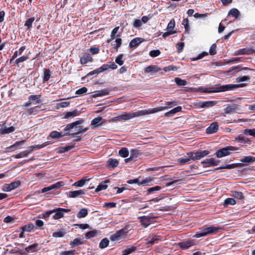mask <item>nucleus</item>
Returning <instances> with one entry per match:
<instances>
[{
	"label": "nucleus",
	"mask_w": 255,
	"mask_h": 255,
	"mask_svg": "<svg viewBox=\"0 0 255 255\" xmlns=\"http://www.w3.org/2000/svg\"><path fill=\"white\" fill-rule=\"evenodd\" d=\"M247 86L246 83H241L238 84H229L226 85H218L215 88H213L212 90L211 91H205L208 92H225L227 91L232 90L234 89L244 87Z\"/></svg>",
	"instance_id": "nucleus-1"
},
{
	"label": "nucleus",
	"mask_w": 255,
	"mask_h": 255,
	"mask_svg": "<svg viewBox=\"0 0 255 255\" xmlns=\"http://www.w3.org/2000/svg\"><path fill=\"white\" fill-rule=\"evenodd\" d=\"M219 230V228L213 226H211L207 228H202L200 229L201 231L200 232H197L195 234L194 237L196 238H199L203 236L214 235L217 233Z\"/></svg>",
	"instance_id": "nucleus-2"
},
{
	"label": "nucleus",
	"mask_w": 255,
	"mask_h": 255,
	"mask_svg": "<svg viewBox=\"0 0 255 255\" xmlns=\"http://www.w3.org/2000/svg\"><path fill=\"white\" fill-rule=\"evenodd\" d=\"M129 226L127 225L123 229L116 232L110 236V240L112 241H119L125 238L129 232Z\"/></svg>",
	"instance_id": "nucleus-3"
},
{
	"label": "nucleus",
	"mask_w": 255,
	"mask_h": 255,
	"mask_svg": "<svg viewBox=\"0 0 255 255\" xmlns=\"http://www.w3.org/2000/svg\"><path fill=\"white\" fill-rule=\"evenodd\" d=\"M142 111H139L136 112L125 113L115 118V120L119 121H128L133 118L142 116Z\"/></svg>",
	"instance_id": "nucleus-4"
},
{
	"label": "nucleus",
	"mask_w": 255,
	"mask_h": 255,
	"mask_svg": "<svg viewBox=\"0 0 255 255\" xmlns=\"http://www.w3.org/2000/svg\"><path fill=\"white\" fill-rule=\"evenodd\" d=\"M238 148L235 146H227L218 150L215 154L218 158H222L223 157L230 155L232 152L237 150Z\"/></svg>",
	"instance_id": "nucleus-5"
},
{
	"label": "nucleus",
	"mask_w": 255,
	"mask_h": 255,
	"mask_svg": "<svg viewBox=\"0 0 255 255\" xmlns=\"http://www.w3.org/2000/svg\"><path fill=\"white\" fill-rule=\"evenodd\" d=\"M210 153L208 150L199 151L196 152H190L188 153V155L192 160L200 159Z\"/></svg>",
	"instance_id": "nucleus-6"
},
{
	"label": "nucleus",
	"mask_w": 255,
	"mask_h": 255,
	"mask_svg": "<svg viewBox=\"0 0 255 255\" xmlns=\"http://www.w3.org/2000/svg\"><path fill=\"white\" fill-rule=\"evenodd\" d=\"M219 161H220L219 160H217L214 158H211L202 161L201 162V164L203 165L204 167H208L218 165Z\"/></svg>",
	"instance_id": "nucleus-7"
},
{
	"label": "nucleus",
	"mask_w": 255,
	"mask_h": 255,
	"mask_svg": "<svg viewBox=\"0 0 255 255\" xmlns=\"http://www.w3.org/2000/svg\"><path fill=\"white\" fill-rule=\"evenodd\" d=\"M20 185L19 181L13 182L10 184H6L3 186L2 190L5 192H9L17 188Z\"/></svg>",
	"instance_id": "nucleus-8"
},
{
	"label": "nucleus",
	"mask_w": 255,
	"mask_h": 255,
	"mask_svg": "<svg viewBox=\"0 0 255 255\" xmlns=\"http://www.w3.org/2000/svg\"><path fill=\"white\" fill-rule=\"evenodd\" d=\"M64 185H65V183L64 182L58 181V182H57L56 183H55V184L51 185L50 186L43 188L41 190V192L45 193V192L49 191L51 190L58 189L61 187L64 186Z\"/></svg>",
	"instance_id": "nucleus-9"
},
{
	"label": "nucleus",
	"mask_w": 255,
	"mask_h": 255,
	"mask_svg": "<svg viewBox=\"0 0 255 255\" xmlns=\"http://www.w3.org/2000/svg\"><path fill=\"white\" fill-rule=\"evenodd\" d=\"M103 118L101 117H98L94 118L91 122V127L93 129H95L99 127L102 126L103 124V122H102Z\"/></svg>",
	"instance_id": "nucleus-10"
},
{
	"label": "nucleus",
	"mask_w": 255,
	"mask_h": 255,
	"mask_svg": "<svg viewBox=\"0 0 255 255\" xmlns=\"http://www.w3.org/2000/svg\"><path fill=\"white\" fill-rule=\"evenodd\" d=\"M141 225L145 228L153 223V218L151 216H144L140 217Z\"/></svg>",
	"instance_id": "nucleus-11"
},
{
	"label": "nucleus",
	"mask_w": 255,
	"mask_h": 255,
	"mask_svg": "<svg viewBox=\"0 0 255 255\" xmlns=\"http://www.w3.org/2000/svg\"><path fill=\"white\" fill-rule=\"evenodd\" d=\"M53 210H55V212H54L55 214L52 217L54 220H58L62 218L64 215V213H67L70 211L69 209L64 208H57Z\"/></svg>",
	"instance_id": "nucleus-12"
},
{
	"label": "nucleus",
	"mask_w": 255,
	"mask_h": 255,
	"mask_svg": "<svg viewBox=\"0 0 255 255\" xmlns=\"http://www.w3.org/2000/svg\"><path fill=\"white\" fill-rule=\"evenodd\" d=\"M166 109V107H164V106L159 107L157 108H154L151 109H148V110H142V114L143 116L146 115H149L153 114L158 112L162 111Z\"/></svg>",
	"instance_id": "nucleus-13"
},
{
	"label": "nucleus",
	"mask_w": 255,
	"mask_h": 255,
	"mask_svg": "<svg viewBox=\"0 0 255 255\" xmlns=\"http://www.w3.org/2000/svg\"><path fill=\"white\" fill-rule=\"evenodd\" d=\"M178 245L179 247L182 249L186 250L194 245L195 243L194 240H188L185 242L179 243Z\"/></svg>",
	"instance_id": "nucleus-14"
},
{
	"label": "nucleus",
	"mask_w": 255,
	"mask_h": 255,
	"mask_svg": "<svg viewBox=\"0 0 255 255\" xmlns=\"http://www.w3.org/2000/svg\"><path fill=\"white\" fill-rule=\"evenodd\" d=\"M217 104V102L215 101H209L204 102L198 103L197 106L201 108L212 107Z\"/></svg>",
	"instance_id": "nucleus-15"
},
{
	"label": "nucleus",
	"mask_w": 255,
	"mask_h": 255,
	"mask_svg": "<svg viewBox=\"0 0 255 255\" xmlns=\"http://www.w3.org/2000/svg\"><path fill=\"white\" fill-rule=\"evenodd\" d=\"M84 121L83 120H78L73 122L71 124H68L65 128L64 130L69 132L72 129H73L75 126L81 125L83 123Z\"/></svg>",
	"instance_id": "nucleus-16"
},
{
	"label": "nucleus",
	"mask_w": 255,
	"mask_h": 255,
	"mask_svg": "<svg viewBox=\"0 0 255 255\" xmlns=\"http://www.w3.org/2000/svg\"><path fill=\"white\" fill-rule=\"evenodd\" d=\"M218 124L217 123L214 122L206 129V133L208 134H212L215 133L218 129Z\"/></svg>",
	"instance_id": "nucleus-17"
},
{
	"label": "nucleus",
	"mask_w": 255,
	"mask_h": 255,
	"mask_svg": "<svg viewBox=\"0 0 255 255\" xmlns=\"http://www.w3.org/2000/svg\"><path fill=\"white\" fill-rule=\"evenodd\" d=\"M85 194V190H79L70 191L68 193V197L69 198H76Z\"/></svg>",
	"instance_id": "nucleus-18"
},
{
	"label": "nucleus",
	"mask_w": 255,
	"mask_h": 255,
	"mask_svg": "<svg viewBox=\"0 0 255 255\" xmlns=\"http://www.w3.org/2000/svg\"><path fill=\"white\" fill-rule=\"evenodd\" d=\"M161 70V68L156 65H150L146 67L145 72L148 73H157Z\"/></svg>",
	"instance_id": "nucleus-19"
},
{
	"label": "nucleus",
	"mask_w": 255,
	"mask_h": 255,
	"mask_svg": "<svg viewBox=\"0 0 255 255\" xmlns=\"http://www.w3.org/2000/svg\"><path fill=\"white\" fill-rule=\"evenodd\" d=\"M93 59L89 53H85L81 56L80 59L82 64H86L88 62H91Z\"/></svg>",
	"instance_id": "nucleus-20"
},
{
	"label": "nucleus",
	"mask_w": 255,
	"mask_h": 255,
	"mask_svg": "<svg viewBox=\"0 0 255 255\" xmlns=\"http://www.w3.org/2000/svg\"><path fill=\"white\" fill-rule=\"evenodd\" d=\"M143 41V39L140 37H136L131 40L129 44L130 48L137 46L140 43Z\"/></svg>",
	"instance_id": "nucleus-21"
},
{
	"label": "nucleus",
	"mask_w": 255,
	"mask_h": 255,
	"mask_svg": "<svg viewBox=\"0 0 255 255\" xmlns=\"http://www.w3.org/2000/svg\"><path fill=\"white\" fill-rule=\"evenodd\" d=\"M120 29L119 26L115 27L111 32V38L107 40V42L111 43L116 37L120 35V33L118 34V31Z\"/></svg>",
	"instance_id": "nucleus-22"
},
{
	"label": "nucleus",
	"mask_w": 255,
	"mask_h": 255,
	"mask_svg": "<svg viewBox=\"0 0 255 255\" xmlns=\"http://www.w3.org/2000/svg\"><path fill=\"white\" fill-rule=\"evenodd\" d=\"M80 114L79 112L77 110H74L73 111L68 112L65 114L64 119H67L71 118H74Z\"/></svg>",
	"instance_id": "nucleus-23"
},
{
	"label": "nucleus",
	"mask_w": 255,
	"mask_h": 255,
	"mask_svg": "<svg viewBox=\"0 0 255 255\" xmlns=\"http://www.w3.org/2000/svg\"><path fill=\"white\" fill-rule=\"evenodd\" d=\"M90 180L89 178H88L87 177H83L81 180L75 182L73 185L77 187H83L86 182L89 181Z\"/></svg>",
	"instance_id": "nucleus-24"
},
{
	"label": "nucleus",
	"mask_w": 255,
	"mask_h": 255,
	"mask_svg": "<svg viewBox=\"0 0 255 255\" xmlns=\"http://www.w3.org/2000/svg\"><path fill=\"white\" fill-rule=\"evenodd\" d=\"M68 134V133L63 134L62 132H60L56 130H54L52 131L50 133L49 136L52 138H59L60 137H63Z\"/></svg>",
	"instance_id": "nucleus-25"
},
{
	"label": "nucleus",
	"mask_w": 255,
	"mask_h": 255,
	"mask_svg": "<svg viewBox=\"0 0 255 255\" xmlns=\"http://www.w3.org/2000/svg\"><path fill=\"white\" fill-rule=\"evenodd\" d=\"M153 179L151 177H147L141 180L139 185L149 186L152 184Z\"/></svg>",
	"instance_id": "nucleus-26"
},
{
	"label": "nucleus",
	"mask_w": 255,
	"mask_h": 255,
	"mask_svg": "<svg viewBox=\"0 0 255 255\" xmlns=\"http://www.w3.org/2000/svg\"><path fill=\"white\" fill-rule=\"evenodd\" d=\"M254 50H250L247 49L246 48H243L239 50L237 52L235 53L236 55H249L251 54H252L254 52Z\"/></svg>",
	"instance_id": "nucleus-27"
},
{
	"label": "nucleus",
	"mask_w": 255,
	"mask_h": 255,
	"mask_svg": "<svg viewBox=\"0 0 255 255\" xmlns=\"http://www.w3.org/2000/svg\"><path fill=\"white\" fill-rule=\"evenodd\" d=\"M181 109H182L181 107H180V106L176 107V108L170 110V111L166 112L165 114V116L166 117H171V116H173V115H174L175 114L180 112L181 110Z\"/></svg>",
	"instance_id": "nucleus-28"
},
{
	"label": "nucleus",
	"mask_w": 255,
	"mask_h": 255,
	"mask_svg": "<svg viewBox=\"0 0 255 255\" xmlns=\"http://www.w3.org/2000/svg\"><path fill=\"white\" fill-rule=\"evenodd\" d=\"M109 181L108 180H105L104 182H101L97 186V187L96 188V189L95 190V191L99 192L100 191L106 189L108 187V185L106 184V183H109Z\"/></svg>",
	"instance_id": "nucleus-29"
},
{
	"label": "nucleus",
	"mask_w": 255,
	"mask_h": 255,
	"mask_svg": "<svg viewBox=\"0 0 255 255\" xmlns=\"http://www.w3.org/2000/svg\"><path fill=\"white\" fill-rule=\"evenodd\" d=\"M239 164H238V163H233V164H227V165H223V166H220L218 168H215V170L223 169L229 170V169H233V168L237 167L239 165Z\"/></svg>",
	"instance_id": "nucleus-30"
},
{
	"label": "nucleus",
	"mask_w": 255,
	"mask_h": 255,
	"mask_svg": "<svg viewBox=\"0 0 255 255\" xmlns=\"http://www.w3.org/2000/svg\"><path fill=\"white\" fill-rule=\"evenodd\" d=\"M38 245L37 244H34L30 245L25 248V252L27 253L35 252L38 250Z\"/></svg>",
	"instance_id": "nucleus-31"
},
{
	"label": "nucleus",
	"mask_w": 255,
	"mask_h": 255,
	"mask_svg": "<svg viewBox=\"0 0 255 255\" xmlns=\"http://www.w3.org/2000/svg\"><path fill=\"white\" fill-rule=\"evenodd\" d=\"M15 130V128L13 126L8 127V128H1L0 129V133L2 134H5L6 133H9L14 131Z\"/></svg>",
	"instance_id": "nucleus-32"
},
{
	"label": "nucleus",
	"mask_w": 255,
	"mask_h": 255,
	"mask_svg": "<svg viewBox=\"0 0 255 255\" xmlns=\"http://www.w3.org/2000/svg\"><path fill=\"white\" fill-rule=\"evenodd\" d=\"M119 161L116 159L110 158L107 161L108 166L109 167L114 168L118 166Z\"/></svg>",
	"instance_id": "nucleus-33"
},
{
	"label": "nucleus",
	"mask_w": 255,
	"mask_h": 255,
	"mask_svg": "<svg viewBox=\"0 0 255 255\" xmlns=\"http://www.w3.org/2000/svg\"><path fill=\"white\" fill-rule=\"evenodd\" d=\"M242 162L253 163L255 162V157L253 156H246L240 159Z\"/></svg>",
	"instance_id": "nucleus-34"
},
{
	"label": "nucleus",
	"mask_w": 255,
	"mask_h": 255,
	"mask_svg": "<svg viewBox=\"0 0 255 255\" xmlns=\"http://www.w3.org/2000/svg\"><path fill=\"white\" fill-rule=\"evenodd\" d=\"M88 215V210L86 208L81 209L77 213V217L78 218L81 219L85 218Z\"/></svg>",
	"instance_id": "nucleus-35"
},
{
	"label": "nucleus",
	"mask_w": 255,
	"mask_h": 255,
	"mask_svg": "<svg viewBox=\"0 0 255 255\" xmlns=\"http://www.w3.org/2000/svg\"><path fill=\"white\" fill-rule=\"evenodd\" d=\"M107 66H102L101 67L92 71L90 72L89 73V75H92L94 74H98L100 73H102L104 72V71L107 70Z\"/></svg>",
	"instance_id": "nucleus-36"
},
{
	"label": "nucleus",
	"mask_w": 255,
	"mask_h": 255,
	"mask_svg": "<svg viewBox=\"0 0 255 255\" xmlns=\"http://www.w3.org/2000/svg\"><path fill=\"white\" fill-rule=\"evenodd\" d=\"M136 250V247L132 246H131L130 248L126 249L125 250H123L122 252V255H128L133 252Z\"/></svg>",
	"instance_id": "nucleus-37"
},
{
	"label": "nucleus",
	"mask_w": 255,
	"mask_h": 255,
	"mask_svg": "<svg viewBox=\"0 0 255 255\" xmlns=\"http://www.w3.org/2000/svg\"><path fill=\"white\" fill-rule=\"evenodd\" d=\"M119 154L121 157L126 158L128 156L129 151L128 148L123 147L119 150Z\"/></svg>",
	"instance_id": "nucleus-38"
},
{
	"label": "nucleus",
	"mask_w": 255,
	"mask_h": 255,
	"mask_svg": "<svg viewBox=\"0 0 255 255\" xmlns=\"http://www.w3.org/2000/svg\"><path fill=\"white\" fill-rule=\"evenodd\" d=\"M109 241L107 238H104L102 240L99 244V247L101 249H105L109 246Z\"/></svg>",
	"instance_id": "nucleus-39"
},
{
	"label": "nucleus",
	"mask_w": 255,
	"mask_h": 255,
	"mask_svg": "<svg viewBox=\"0 0 255 255\" xmlns=\"http://www.w3.org/2000/svg\"><path fill=\"white\" fill-rule=\"evenodd\" d=\"M237 109V106L236 105L233 104L230 105L225 109V113L227 114H230L232 112L235 111Z\"/></svg>",
	"instance_id": "nucleus-40"
},
{
	"label": "nucleus",
	"mask_w": 255,
	"mask_h": 255,
	"mask_svg": "<svg viewBox=\"0 0 255 255\" xmlns=\"http://www.w3.org/2000/svg\"><path fill=\"white\" fill-rule=\"evenodd\" d=\"M231 196L238 199H242L244 198L243 194L241 192L232 191Z\"/></svg>",
	"instance_id": "nucleus-41"
},
{
	"label": "nucleus",
	"mask_w": 255,
	"mask_h": 255,
	"mask_svg": "<svg viewBox=\"0 0 255 255\" xmlns=\"http://www.w3.org/2000/svg\"><path fill=\"white\" fill-rule=\"evenodd\" d=\"M89 129V127H86L85 128H80L78 130L77 132L70 133L69 134V135L73 136L76 135L81 134L87 131Z\"/></svg>",
	"instance_id": "nucleus-42"
},
{
	"label": "nucleus",
	"mask_w": 255,
	"mask_h": 255,
	"mask_svg": "<svg viewBox=\"0 0 255 255\" xmlns=\"http://www.w3.org/2000/svg\"><path fill=\"white\" fill-rule=\"evenodd\" d=\"M74 147V145H69L65 147H59L58 149V152L59 153H64L67 152L71 149H72Z\"/></svg>",
	"instance_id": "nucleus-43"
},
{
	"label": "nucleus",
	"mask_w": 255,
	"mask_h": 255,
	"mask_svg": "<svg viewBox=\"0 0 255 255\" xmlns=\"http://www.w3.org/2000/svg\"><path fill=\"white\" fill-rule=\"evenodd\" d=\"M158 239L156 236H152L151 237H149L147 239L145 240L146 243L147 244H153L154 243L155 241L158 240Z\"/></svg>",
	"instance_id": "nucleus-44"
},
{
	"label": "nucleus",
	"mask_w": 255,
	"mask_h": 255,
	"mask_svg": "<svg viewBox=\"0 0 255 255\" xmlns=\"http://www.w3.org/2000/svg\"><path fill=\"white\" fill-rule=\"evenodd\" d=\"M122 39L120 38H118L116 39L115 41L114 42V43H112V45L115 49L118 50V48L120 47L122 44Z\"/></svg>",
	"instance_id": "nucleus-45"
},
{
	"label": "nucleus",
	"mask_w": 255,
	"mask_h": 255,
	"mask_svg": "<svg viewBox=\"0 0 255 255\" xmlns=\"http://www.w3.org/2000/svg\"><path fill=\"white\" fill-rule=\"evenodd\" d=\"M236 202L234 199L228 198L225 200L224 205L225 206H228L229 205H234L236 204Z\"/></svg>",
	"instance_id": "nucleus-46"
},
{
	"label": "nucleus",
	"mask_w": 255,
	"mask_h": 255,
	"mask_svg": "<svg viewBox=\"0 0 255 255\" xmlns=\"http://www.w3.org/2000/svg\"><path fill=\"white\" fill-rule=\"evenodd\" d=\"M50 78V71L48 69H45L44 71L43 82L48 81Z\"/></svg>",
	"instance_id": "nucleus-47"
},
{
	"label": "nucleus",
	"mask_w": 255,
	"mask_h": 255,
	"mask_svg": "<svg viewBox=\"0 0 255 255\" xmlns=\"http://www.w3.org/2000/svg\"><path fill=\"white\" fill-rule=\"evenodd\" d=\"M175 26V22L174 19H172L168 23L167 26V29L168 31H174L173 30Z\"/></svg>",
	"instance_id": "nucleus-48"
},
{
	"label": "nucleus",
	"mask_w": 255,
	"mask_h": 255,
	"mask_svg": "<svg viewBox=\"0 0 255 255\" xmlns=\"http://www.w3.org/2000/svg\"><path fill=\"white\" fill-rule=\"evenodd\" d=\"M82 244V242L81 239L76 238L73 241L70 243L71 247H74Z\"/></svg>",
	"instance_id": "nucleus-49"
},
{
	"label": "nucleus",
	"mask_w": 255,
	"mask_h": 255,
	"mask_svg": "<svg viewBox=\"0 0 255 255\" xmlns=\"http://www.w3.org/2000/svg\"><path fill=\"white\" fill-rule=\"evenodd\" d=\"M175 82L178 86H185L187 84L186 80L181 79L179 78H175Z\"/></svg>",
	"instance_id": "nucleus-50"
},
{
	"label": "nucleus",
	"mask_w": 255,
	"mask_h": 255,
	"mask_svg": "<svg viewBox=\"0 0 255 255\" xmlns=\"http://www.w3.org/2000/svg\"><path fill=\"white\" fill-rule=\"evenodd\" d=\"M25 48H25V46H21V47L19 49V50H18L14 52V54H13V56H12V59H14L15 58H16L17 56L21 55V54L23 53V52L24 51V50L25 49Z\"/></svg>",
	"instance_id": "nucleus-51"
},
{
	"label": "nucleus",
	"mask_w": 255,
	"mask_h": 255,
	"mask_svg": "<svg viewBox=\"0 0 255 255\" xmlns=\"http://www.w3.org/2000/svg\"><path fill=\"white\" fill-rule=\"evenodd\" d=\"M70 105V102H63L56 104V109H59L61 108H66Z\"/></svg>",
	"instance_id": "nucleus-52"
},
{
	"label": "nucleus",
	"mask_w": 255,
	"mask_h": 255,
	"mask_svg": "<svg viewBox=\"0 0 255 255\" xmlns=\"http://www.w3.org/2000/svg\"><path fill=\"white\" fill-rule=\"evenodd\" d=\"M34 20H35L34 17H31V18L28 19L26 21V22L24 24V26H26L28 29H30L32 27V24L34 22Z\"/></svg>",
	"instance_id": "nucleus-53"
},
{
	"label": "nucleus",
	"mask_w": 255,
	"mask_h": 255,
	"mask_svg": "<svg viewBox=\"0 0 255 255\" xmlns=\"http://www.w3.org/2000/svg\"><path fill=\"white\" fill-rule=\"evenodd\" d=\"M235 141H237L241 143H247L249 140L247 137L245 136L239 135L235 138Z\"/></svg>",
	"instance_id": "nucleus-54"
},
{
	"label": "nucleus",
	"mask_w": 255,
	"mask_h": 255,
	"mask_svg": "<svg viewBox=\"0 0 255 255\" xmlns=\"http://www.w3.org/2000/svg\"><path fill=\"white\" fill-rule=\"evenodd\" d=\"M240 12L237 8H233L229 12V15H232L235 17L237 18L239 15Z\"/></svg>",
	"instance_id": "nucleus-55"
},
{
	"label": "nucleus",
	"mask_w": 255,
	"mask_h": 255,
	"mask_svg": "<svg viewBox=\"0 0 255 255\" xmlns=\"http://www.w3.org/2000/svg\"><path fill=\"white\" fill-rule=\"evenodd\" d=\"M65 232L63 230H59L57 232H54L52 234V236L55 238H60L64 236Z\"/></svg>",
	"instance_id": "nucleus-56"
},
{
	"label": "nucleus",
	"mask_w": 255,
	"mask_h": 255,
	"mask_svg": "<svg viewBox=\"0 0 255 255\" xmlns=\"http://www.w3.org/2000/svg\"><path fill=\"white\" fill-rule=\"evenodd\" d=\"M98 234V231L97 230H93L87 232L86 234L87 238L90 239L96 236Z\"/></svg>",
	"instance_id": "nucleus-57"
},
{
	"label": "nucleus",
	"mask_w": 255,
	"mask_h": 255,
	"mask_svg": "<svg viewBox=\"0 0 255 255\" xmlns=\"http://www.w3.org/2000/svg\"><path fill=\"white\" fill-rule=\"evenodd\" d=\"M244 133L248 135H251L255 137V128L246 129L244 131Z\"/></svg>",
	"instance_id": "nucleus-58"
},
{
	"label": "nucleus",
	"mask_w": 255,
	"mask_h": 255,
	"mask_svg": "<svg viewBox=\"0 0 255 255\" xmlns=\"http://www.w3.org/2000/svg\"><path fill=\"white\" fill-rule=\"evenodd\" d=\"M29 101H36L37 103H39L41 102L40 99V96L37 95H32L29 97Z\"/></svg>",
	"instance_id": "nucleus-59"
},
{
	"label": "nucleus",
	"mask_w": 255,
	"mask_h": 255,
	"mask_svg": "<svg viewBox=\"0 0 255 255\" xmlns=\"http://www.w3.org/2000/svg\"><path fill=\"white\" fill-rule=\"evenodd\" d=\"M124 57V54H120L116 59V62L119 65H123L124 62L123 60Z\"/></svg>",
	"instance_id": "nucleus-60"
},
{
	"label": "nucleus",
	"mask_w": 255,
	"mask_h": 255,
	"mask_svg": "<svg viewBox=\"0 0 255 255\" xmlns=\"http://www.w3.org/2000/svg\"><path fill=\"white\" fill-rule=\"evenodd\" d=\"M177 104V102L176 101L171 102H166L164 103V107H166V109L168 108H172V107L176 106Z\"/></svg>",
	"instance_id": "nucleus-61"
},
{
	"label": "nucleus",
	"mask_w": 255,
	"mask_h": 255,
	"mask_svg": "<svg viewBox=\"0 0 255 255\" xmlns=\"http://www.w3.org/2000/svg\"><path fill=\"white\" fill-rule=\"evenodd\" d=\"M25 142V140H21V141H18L15 142L13 145H10V146L8 147L7 148L8 149H12L14 147H17L19 145H22Z\"/></svg>",
	"instance_id": "nucleus-62"
},
{
	"label": "nucleus",
	"mask_w": 255,
	"mask_h": 255,
	"mask_svg": "<svg viewBox=\"0 0 255 255\" xmlns=\"http://www.w3.org/2000/svg\"><path fill=\"white\" fill-rule=\"evenodd\" d=\"M160 54V51L159 50H154L150 51L149 55L152 57H155L159 56Z\"/></svg>",
	"instance_id": "nucleus-63"
},
{
	"label": "nucleus",
	"mask_w": 255,
	"mask_h": 255,
	"mask_svg": "<svg viewBox=\"0 0 255 255\" xmlns=\"http://www.w3.org/2000/svg\"><path fill=\"white\" fill-rule=\"evenodd\" d=\"M138 155V151L136 149H131L130 151V157L133 160L136 158Z\"/></svg>",
	"instance_id": "nucleus-64"
}]
</instances>
